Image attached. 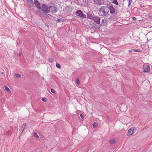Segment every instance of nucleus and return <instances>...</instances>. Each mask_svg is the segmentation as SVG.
<instances>
[{
  "label": "nucleus",
  "instance_id": "b1692460",
  "mask_svg": "<svg viewBox=\"0 0 152 152\" xmlns=\"http://www.w3.org/2000/svg\"><path fill=\"white\" fill-rule=\"evenodd\" d=\"M48 60L51 63H52L53 61V59L52 58H49L48 59Z\"/></svg>",
  "mask_w": 152,
  "mask_h": 152
},
{
  "label": "nucleus",
  "instance_id": "aec40b11",
  "mask_svg": "<svg viewBox=\"0 0 152 152\" xmlns=\"http://www.w3.org/2000/svg\"><path fill=\"white\" fill-rule=\"evenodd\" d=\"M76 83L78 85L80 84V82L78 78H76L75 81Z\"/></svg>",
  "mask_w": 152,
  "mask_h": 152
},
{
  "label": "nucleus",
  "instance_id": "4468645a",
  "mask_svg": "<svg viewBox=\"0 0 152 152\" xmlns=\"http://www.w3.org/2000/svg\"><path fill=\"white\" fill-rule=\"evenodd\" d=\"M93 126L94 128H96L98 126V124L96 122H94L93 124Z\"/></svg>",
  "mask_w": 152,
  "mask_h": 152
},
{
  "label": "nucleus",
  "instance_id": "5701e85b",
  "mask_svg": "<svg viewBox=\"0 0 152 152\" xmlns=\"http://www.w3.org/2000/svg\"><path fill=\"white\" fill-rule=\"evenodd\" d=\"M5 89L7 91H10V89L7 86H6L5 87Z\"/></svg>",
  "mask_w": 152,
  "mask_h": 152
},
{
  "label": "nucleus",
  "instance_id": "cd10ccee",
  "mask_svg": "<svg viewBox=\"0 0 152 152\" xmlns=\"http://www.w3.org/2000/svg\"><path fill=\"white\" fill-rule=\"evenodd\" d=\"M80 117L82 118H83V115H82V114H80Z\"/></svg>",
  "mask_w": 152,
  "mask_h": 152
},
{
  "label": "nucleus",
  "instance_id": "473e14b6",
  "mask_svg": "<svg viewBox=\"0 0 152 152\" xmlns=\"http://www.w3.org/2000/svg\"><path fill=\"white\" fill-rule=\"evenodd\" d=\"M20 54H19V56H20Z\"/></svg>",
  "mask_w": 152,
  "mask_h": 152
},
{
  "label": "nucleus",
  "instance_id": "f8f14e48",
  "mask_svg": "<svg viewBox=\"0 0 152 152\" xmlns=\"http://www.w3.org/2000/svg\"><path fill=\"white\" fill-rule=\"evenodd\" d=\"M27 127L26 126V124L24 123L23 124L22 127V132L21 133L23 132L25 129H26Z\"/></svg>",
  "mask_w": 152,
  "mask_h": 152
},
{
  "label": "nucleus",
  "instance_id": "72a5a7b5",
  "mask_svg": "<svg viewBox=\"0 0 152 152\" xmlns=\"http://www.w3.org/2000/svg\"><path fill=\"white\" fill-rule=\"evenodd\" d=\"M3 74V72H2V73H1V74Z\"/></svg>",
  "mask_w": 152,
  "mask_h": 152
},
{
  "label": "nucleus",
  "instance_id": "6ab92c4d",
  "mask_svg": "<svg viewBox=\"0 0 152 152\" xmlns=\"http://www.w3.org/2000/svg\"><path fill=\"white\" fill-rule=\"evenodd\" d=\"M15 74L16 77L18 78H20L21 77V75L20 74L17 73H15Z\"/></svg>",
  "mask_w": 152,
  "mask_h": 152
},
{
  "label": "nucleus",
  "instance_id": "20e7f679",
  "mask_svg": "<svg viewBox=\"0 0 152 152\" xmlns=\"http://www.w3.org/2000/svg\"><path fill=\"white\" fill-rule=\"evenodd\" d=\"M76 14L77 16H80L82 18H84L86 17V15L80 10H77L76 12Z\"/></svg>",
  "mask_w": 152,
  "mask_h": 152
},
{
  "label": "nucleus",
  "instance_id": "6e6552de",
  "mask_svg": "<svg viewBox=\"0 0 152 152\" xmlns=\"http://www.w3.org/2000/svg\"><path fill=\"white\" fill-rule=\"evenodd\" d=\"M93 20L97 24H99L100 23V18L99 17L94 16Z\"/></svg>",
  "mask_w": 152,
  "mask_h": 152
},
{
  "label": "nucleus",
  "instance_id": "f257e3e1",
  "mask_svg": "<svg viewBox=\"0 0 152 152\" xmlns=\"http://www.w3.org/2000/svg\"><path fill=\"white\" fill-rule=\"evenodd\" d=\"M108 13V8L107 6L102 7L99 10V14L101 16H105Z\"/></svg>",
  "mask_w": 152,
  "mask_h": 152
},
{
  "label": "nucleus",
  "instance_id": "f03ea898",
  "mask_svg": "<svg viewBox=\"0 0 152 152\" xmlns=\"http://www.w3.org/2000/svg\"><path fill=\"white\" fill-rule=\"evenodd\" d=\"M42 8V10L46 13L50 12V6L48 4H43Z\"/></svg>",
  "mask_w": 152,
  "mask_h": 152
},
{
  "label": "nucleus",
  "instance_id": "9b49d317",
  "mask_svg": "<svg viewBox=\"0 0 152 152\" xmlns=\"http://www.w3.org/2000/svg\"><path fill=\"white\" fill-rule=\"evenodd\" d=\"M150 71V67L149 66L147 65L146 66L145 69L144 70V72H149Z\"/></svg>",
  "mask_w": 152,
  "mask_h": 152
},
{
  "label": "nucleus",
  "instance_id": "412c9836",
  "mask_svg": "<svg viewBox=\"0 0 152 152\" xmlns=\"http://www.w3.org/2000/svg\"><path fill=\"white\" fill-rule=\"evenodd\" d=\"M113 3L115 4L118 5V3L117 0H113Z\"/></svg>",
  "mask_w": 152,
  "mask_h": 152
},
{
  "label": "nucleus",
  "instance_id": "7ed1b4c3",
  "mask_svg": "<svg viewBox=\"0 0 152 152\" xmlns=\"http://www.w3.org/2000/svg\"><path fill=\"white\" fill-rule=\"evenodd\" d=\"M107 6L108 8V11L109 12L110 11V13L112 14L115 13V9L112 4H108Z\"/></svg>",
  "mask_w": 152,
  "mask_h": 152
},
{
  "label": "nucleus",
  "instance_id": "2eb2a0df",
  "mask_svg": "<svg viewBox=\"0 0 152 152\" xmlns=\"http://www.w3.org/2000/svg\"><path fill=\"white\" fill-rule=\"evenodd\" d=\"M109 142L111 144H115L116 142V141L115 139L111 140Z\"/></svg>",
  "mask_w": 152,
  "mask_h": 152
},
{
  "label": "nucleus",
  "instance_id": "f3484780",
  "mask_svg": "<svg viewBox=\"0 0 152 152\" xmlns=\"http://www.w3.org/2000/svg\"><path fill=\"white\" fill-rule=\"evenodd\" d=\"M56 66L58 68H61V65H60V64L58 63H57L56 64Z\"/></svg>",
  "mask_w": 152,
  "mask_h": 152
},
{
  "label": "nucleus",
  "instance_id": "423d86ee",
  "mask_svg": "<svg viewBox=\"0 0 152 152\" xmlns=\"http://www.w3.org/2000/svg\"><path fill=\"white\" fill-rule=\"evenodd\" d=\"M135 130L134 128H132L130 129L128 131V135H131L135 133Z\"/></svg>",
  "mask_w": 152,
  "mask_h": 152
},
{
  "label": "nucleus",
  "instance_id": "9d476101",
  "mask_svg": "<svg viewBox=\"0 0 152 152\" xmlns=\"http://www.w3.org/2000/svg\"><path fill=\"white\" fill-rule=\"evenodd\" d=\"M87 16L88 18L91 19H93L94 17L93 15L90 13H88L87 14Z\"/></svg>",
  "mask_w": 152,
  "mask_h": 152
},
{
  "label": "nucleus",
  "instance_id": "1a4fd4ad",
  "mask_svg": "<svg viewBox=\"0 0 152 152\" xmlns=\"http://www.w3.org/2000/svg\"><path fill=\"white\" fill-rule=\"evenodd\" d=\"M24 2L27 3L29 6L33 5V1L32 0H23Z\"/></svg>",
  "mask_w": 152,
  "mask_h": 152
},
{
  "label": "nucleus",
  "instance_id": "bb28decb",
  "mask_svg": "<svg viewBox=\"0 0 152 152\" xmlns=\"http://www.w3.org/2000/svg\"><path fill=\"white\" fill-rule=\"evenodd\" d=\"M42 101H43V102H45L46 101V99L45 98H42Z\"/></svg>",
  "mask_w": 152,
  "mask_h": 152
},
{
  "label": "nucleus",
  "instance_id": "a211bd4d",
  "mask_svg": "<svg viewBox=\"0 0 152 152\" xmlns=\"http://www.w3.org/2000/svg\"><path fill=\"white\" fill-rule=\"evenodd\" d=\"M133 50L136 52H141V50L139 49H133Z\"/></svg>",
  "mask_w": 152,
  "mask_h": 152
},
{
  "label": "nucleus",
  "instance_id": "39448f33",
  "mask_svg": "<svg viewBox=\"0 0 152 152\" xmlns=\"http://www.w3.org/2000/svg\"><path fill=\"white\" fill-rule=\"evenodd\" d=\"M50 12L53 13H56L58 11L57 9L55 7L51 6H50Z\"/></svg>",
  "mask_w": 152,
  "mask_h": 152
},
{
  "label": "nucleus",
  "instance_id": "4be33fe9",
  "mask_svg": "<svg viewBox=\"0 0 152 152\" xmlns=\"http://www.w3.org/2000/svg\"><path fill=\"white\" fill-rule=\"evenodd\" d=\"M129 2L128 6L129 7L132 2V0H128Z\"/></svg>",
  "mask_w": 152,
  "mask_h": 152
},
{
  "label": "nucleus",
  "instance_id": "0eeeda50",
  "mask_svg": "<svg viewBox=\"0 0 152 152\" xmlns=\"http://www.w3.org/2000/svg\"><path fill=\"white\" fill-rule=\"evenodd\" d=\"M34 4L39 9H41V7L40 3L37 0H34Z\"/></svg>",
  "mask_w": 152,
  "mask_h": 152
},
{
  "label": "nucleus",
  "instance_id": "c756f323",
  "mask_svg": "<svg viewBox=\"0 0 152 152\" xmlns=\"http://www.w3.org/2000/svg\"><path fill=\"white\" fill-rule=\"evenodd\" d=\"M107 118L109 119V116L108 115H107Z\"/></svg>",
  "mask_w": 152,
  "mask_h": 152
},
{
  "label": "nucleus",
  "instance_id": "dca6fc26",
  "mask_svg": "<svg viewBox=\"0 0 152 152\" xmlns=\"http://www.w3.org/2000/svg\"><path fill=\"white\" fill-rule=\"evenodd\" d=\"M33 135L36 138H38L39 137V136L37 135V133L36 132H34L33 133Z\"/></svg>",
  "mask_w": 152,
  "mask_h": 152
},
{
  "label": "nucleus",
  "instance_id": "7c9ffc66",
  "mask_svg": "<svg viewBox=\"0 0 152 152\" xmlns=\"http://www.w3.org/2000/svg\"><path fill=\"white\" fill-rule=\"evenodd\" d=\"M133 20H136V18H135L134 17V18H133Z\"/></svg>",
  "mask_w": 152,
  "mask_h": 152
},
{
  "label": "nucleus",
  "instance_id": "2f4dec72",
  "mask_svg": "<svg viewBox=\"0 0 152 152\" xmlns=\"http://www.w3.org/2000/svg\"><path fill=\"white\" fill-rule=\"evenodd\" d=\"M104 21V20H103H103H102V21Z\"/></svg>",
  "mask_w": 152,
  "mask_h": 152
},
{
  "label": "nucleus",
  "instance_id": "393cba45",
  "mask_svg": "<svg viewBox=\"0 0 152 152\" xmlns=\"http://www.w3.org/2000/svg\"><path fill=\"white\" fill-rule=\"evenodd\" d=\"M11 134V132L10 131H9L7 133V134L8 135H10Z\"/></svg>",
  "mask_w": 152,
  "mask_h": 152
},
{
  "label": "nucleus",
  "instance_id": "c85d7f7f",
  "mask_svg": "<svg viewBox=\"0 0 152 152\" xmlns=\"http://www.w3.org/2000/svg\"><path fill=\"white\" fill-rule=\"evenodd\" d=\"M57 21L58 22H60L61 21V20L60 19H58L57 20Z\"/></svg>",
  "mask_w": 152,
  "mask_h": 152
},
{
  "label": "nucleus",
  "instance_id": "ddd939ff",
  "mask_svg": "<svg viewBox=\"0 0 152 152\" xmlns=\"http://www.w3.org/2000/svg\"><path fill=\"white\" fill-rule=\"evenodd\" d=\"M94 3L96 4H100L102 3L101 0H94Z\"/></svg>",
  "mask_w": 152,
  "mask_h": 152
},
{
  "label": "nucleus",
  "instance_id": "a878e982",
  "mask_svg": "<svg viewBox=\"0 0 152 152\" xmlns=\"http://www.w3.org/2000/svg\"><path fill=\"white\" fill-rule=\"evenodd\" d=\"M51 91L52 93L54 94L55 93V91L53 89H51Z\"/></svg>",
  "mask_w": 152,
  "mask_h": 152
}]
</instances>
